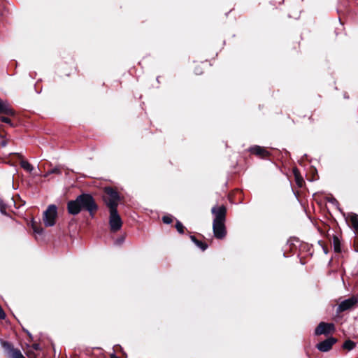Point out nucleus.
Here are the masks:
<instances>
[{
    "label": "nucleus",
    "instance_id": "1",
    "mask_svg": "<svg viewBox=\"0 0 358 358\" xmlns=\"http://www.w3.org/2000/svg\"><path fill=\"white\" fill-rule=\"evenodd\" d=\"M67 211L71 215H78L81 211L89 213L94 217L99 210V206L91 194L82 193L76 199L67 202Z\"/></svg>",
    "mask_w": 358,
    "mask_h": 358
},
{
    "label": "nucleus",
    "instance_id": "2",
    "mask_svg": "<svg viewBox=\"0 0 358 358\" xmlns=\"http://www.w3.org/2000/svg\"><path fill=\"white\" fill-rule=\"evenodd\" d=\"M103 201L109 211L117 210L120 196L117 190L112 187H106L103 189Z\"/></svg>",
    "mask_w": 358,
    "mask_h": 358
},
{
    "label": "nucleus",
    "instance_id": "3",
    "mask_svg": "<svg viewBox=\"0 0 358 358\" xmlns=\"http://www.w3.org/2000/svg\"><path fill=\"white\" fill-rule=\"evenodd\" d=\"M57 217V208L55 205H50L43 213V220L46 227H52L55 224Z\"/></svg>",
    "mask_w": 358,
    "mask_h": 358
},
{
    "label": "nucleus",
    "instance_id": "4",
    "mask_svg": "<svg viewBox=\"0 0 358 358\" xmlns=\"http://www.w3.org/2000/svg\"><path fill=\"white\" fill-rule=\"evenodd\" d=\"M0 343L8 358H25L21 351L15 348L12 343L2 339H0Z\"/></svg>",
    "mask_w": 358,
    "mask_h": 358
},
{
    "label": "nucleus",
    "instance_id": "5",
    "mask_svg": "<svg viewBox=\"0 0 358 358\" xmlns=\"http://www.w3.org/2000/svg\"><path fill=\"white\" fill-rule=\"evenodd\" d=\"M109 216V225L112 232H117L122 226V219L118 214L117 210H111Z\"/></svg>",
    "mask_w": 358,
    "mask_h": 358
},
{
    "label": "nucleus",
    "instance_id": "6",
    "mask_svg": "<svg viewBox=\"0 0 358 358\" xmlns=\"http://www.w3.org/2000/svg\"><path fill=\"white\" fill-rule=\"evenodd\" d=\"M227 207L224 205L215 206L211 208V213L214 215L213 222H226Z\"/></svg>",
    "mask_w": 358,
    "mask_h": 358
},
{
    "label": "nucleus",
    "instance_id": "7",
    "mask_svg": "<svg viewBox=\"0 0 358 358\" xmlns=\"http://www.w3.org/2000/svg\"><path fill=\"white\" fill-rule=\"evenodd\" d=\"M336 330L335 325L333 323L321 322L315 329L316 336H328L334 333Z\"/></svg>",
    "mask_w": 358,
    "mask_h": 358
},
{
    "label": "nucleus",
    "instance_id": "8",
    "mask_svg": "<svg viewBox=\"0 0 358 358\" xmlns=\"http://www.w3.org/2000/svg\"><path fill=\"white\" fill-rule=\"evenodd\" d=\"M358 300L355 296L343 301L338 306L336 312L341 313L346 310H350L354 308L357 304Z\"/></svg>",
    "mask_w": 358,
    "mask_h": 358
},
{
    "label": "nucleus",
    "instance_id": "9",
    "mask_svg": "<svg viewBox=\"0 0 358 358\" xmlns=\"http://www.w3.org/2000/svg\"><path fill=\"white\" fill-rule=\"evenodd\" d=\"M213 231L214 236L219 240L224 239L227 236L225 222H213Z\"/></svg>",
    "mask_w": 358,
    "mask_h": 358
},
{
    "label": "nucleus",
    "instance_id": "10",
    "mask_svg": "<svg viewBox=\"0 0 358 358\" xmlns=\"http://www.w3.org/2000/svg\"><path fill=\"white\" fill-rule=\"evenodd\" d=\"M248 151L252 155L263 159H266L271 155V152L266 148L257 145L250 147Z\"/></svg>",
    "mask_w": 358,
    "mask_h": 358
},
{
    "label": "nucleus",
    "instance_id": "11",
    "mask_svg": "<svg viewBox=\"0 0 358 358\" xmlns=\"http://www.w3.org/2000/svg\"><path fill=\"white\" fill-rule=\"evenodd\" d=\"M337 341H338L337 338H336L333 336H330V337L327 338V339H325L324 341L318 343L316 345V348L320 352H328L332 348L333 345L337 343Z\"/></svg>",
    "mask_w": 358,
    "mask_h": 358
},
{
    "label": "nucleus",
    "instance_id": "12",
    "mask_svg": "<svg viewBox=\"0 0 358 358\" xmlns=\"http://www.w3.org/2000/svg\"><path fill=\"white\" fill-rule=\"evenodd\" d=\"M0 114L15 116V111L0 99Z\"/></svg>",
    "mask_w": 358,
    "mask_h": 358
},
{
    "label": "nucleus",
    "instance_id": "13",
    "mask_svg": "<svg viewBox=\"0 0 358 358\" xmlns=\"http://www.w3.org/2000/svg\"><path fill=\"white\" fill-rule=\"evenodd\" d=\"M347 221L350 226L353 228L357 233H358V215L353 213H350L347 218Z\"/></svg>",
    "mask_w": 358,
    "mask_h": 358
},
{
    "label": "nucleus",
    "instance_id": "14",
    "mask_svg": "<svg viewBox=\"0 0 358 358\" xmlns=\"http://www.w3.org/2000/svg\"><path fill=\"white\" fill-rule=\"evenodd\" d=\"M12 155L16 156L17 158L20 159V166L22 169L28 172H31L34 169L33 166L26 160L23 159V156L19 153H13Z\"/></svg>",
    "mask_w": 358,
    "mask_h": 358
},
{
    "label": "nucleus",
    "instance_id": "15",
    "mask_svg": "<svg viewBox=\"0 0 358 358\" xmlns=\"http://www.w3.org/2000/svg\"><path fill=\"white\" fill-rule=\"evenodd\" d=\"M293 174L296 185L301 188L305 185V181L298 168L295 167L293 169Z\"/></svg>",
    "mask_w": 358,
    "mask_h": 358
},
{
    "label": "nucleus",
    "instance_id": "16",
    "mask_svg": "<svg viewBox=\"0 0 358 358\" xmlns=\"http://www.w3.org/2000/svg\"><path fill=\"white\" fill-rule=\"evenodd\" d=\"M333 246L334 250L336 253L341 252V243L338 237L336 235L333 236Z\"/></svg>",
    "mask_w": 358,
    "mask_h": 358
},
{
    "label": "nucleus",
    "instance_id": "17",
    "mask_svg": "<svg viewBox=\"0 0 358 358\" xmlns=\"http://www.w3.org/2000/svg\"><path fill=\"white\" fill-rule=\"evenodd\" d=\"M50 174H56V175H60L62 174V168L60 166H57L56 167L48 171L45 174H44V177L45 178H47L48 177Z\"/></svg>",
    "mask_w": 358,
    "mask_h": 358
},
{
    "label": "nucleus",
    "instance_id": "18",
    "mask_svg": "<svg viewBox=\"0 0 358 358\" xmlns=\"http://www.w3.org/2000/svg\"><path fill=\"white\" fill-rule=\"evenodd\" d=\"M31 228L33 231L38 234H41L43 231V229L41 226V224L37 223L34 220L31 221Z\"/></svg>",
    "mask_w": 358,
    "mask_h": 358
},
{
    "label": "nucleus",
    "instance_id": "19",
    "mask_svg": "<svg viewBox=\"0 0 358 358\" xmlns=\"http://www.w3.org/2000/svg\"><path fill=\"white\" fill-rule=\"evenodd\" d=\"M355 346H356V343L351 340H347L343 344V348L344 350H347L349 351L354 349L355 348Z\"/></svg>",
    "mask_w": 358,
    "mask_h": 358
},
{
    "label": "nucleus",
    "instance_id": "20",
    "mask_svg": "<svg viewBox=\"0 0 358 358\" xmlns=\"http://www.w3.org/2000/svg\"><path fill=\"white\" fill-rule=\"evenodd\" d=\"M175 227L176 230L178 231V233L180 234H183L185 233V231L187 230L185 227L179 220H176Z\"/></svg>",
    "mask_w": 358,
    "mask_h": 358
},
{
    "label": "nucleus",
    "instance_id": "21",
    "mask_svg": "<svg viewBox=\"0 0 358 358\" xmlns=\"http://www.w3.org/2000/svg\"><path fill=\"white\" fill-rule=\"evenodd\" d=\"M0 120L2 122L6 123L10 125L11 127H15L16 126V124H15L9 117H5V116H1Z\"/></svg>",
    "mask_w": 358,
    "mask_h": 358
},
{
    "label": "nucleus",
    "instance_id": "22",
    "mask_svg": "<svg viewBox=\"0 0 358 358\" xmlns=\"http://www.w3.org/2000/svg\"><path fill=\"white\" fill-rule=\"evenodd\" d=\"M194 244L198 248H199L202 251H205L208 247V245L206 243L202 242L201 241H199V240H198Z\"/></svg>",
    "mask_w": 358,
    "mask_h": 358
},
{
    "label": "nucleus",
    "instance_id": "23",
    "mask_svg": "<svg viewBox=\"0 0 358 358\" xmlns=\"http://www.w3.org/2000/svg\"><path fill=\"white\" fill-rule=\"evenodd\" d=\"M173 220V217L171 215H164L162 217V221L165 224H171L172 223Z\"/></svg>",
    "mask_w": 358,
    "mask_h": 358
},
{
    "label": "nucleus",
    "instance_id": "24",
    "mask_svg": "<svg viewBox=\"0 0 358 358\" xmlns=\"http://www.w3.org/2000/svg\"><path fill=\"white\" fill-rule=\"evenodd\" d=\"M6 208L7 206L1 200H0V212L3 215H8Z\"/></svg>",
    "mask_w": 358,
    "mask_h": 358
},
{
    "label": "nucleus",
    "instance_id": "25",
    "mask_svg": "<svg viewBox=\"0 0 358 358\" xmlns=\"http://www.w3.org/2000/svg\"><path fill=\"white\" fill-rule=\"evenodd\" d=\"M318 244L322 248L323 251L325 254L329 252L328 246L323 241H319Z\"/></svg>",
    "mask_w": 358,
    "mask_h": 358
},
{
    "label": "nucleus",
    "instance_id": "26",
    "mask_svg": "<svg viewBox=\"0 0 358 358\" xmlns=\"http://www.w3.org/2000/svg\"><path fill=\"white\" fill-rule=\"evenodd\" d=\"M124 239H125V236H121L118 237L115 241V244L117 245H121L123 243V242L124 241Z\"/></svg>",
    "mask_w": 358,
    "mask_h": 358
},
{
    "label": "nucleus",
    "instance_id": "27",
    "mask_svg": "<svg viewBox=\"0 0 358 358\" xmlns=\"http://www.w3.org/2000/svg\"><path fill=\"white\" fill-rule=\"evenodd\" d=\"M7 132L6 131L3 125L0 126V138H6Z\"/></svg>",
    "mask_w": 358,
    "mask_h": 358
},
{
    "label": "nucleus",
    "instance_id": "28",
    "mask_svg": "<svg viewBox=\"0 0 358 358\" xmlns=\"http://www.w3.org/2000/svg\"><path fill=\"white\" fill-rule=\"evenodd\" d=\"M26 355L29 358H36V355L32 350H27Z\"/></svg>",
    "mask_w": 358,
    "mask_h": 358
},
{
    "label": "nucleus",
    "instance_id": "29",
    "mask_svg": "<svg viewBox=\"0 0 358 358\" xmlns=\"http://www.w3.org/2000/svg\"><path fill=\"white\" fill-rule=\"evenodd\" d=\"M8 139H7L6 138H1L0 145L1 147H5L8 144Z\"/></svg>",
    "mask_w": 358,
    "mask_h": 358
},
{
    "label": "nucleus",
    "instance_id": "30",
    "mask_svg": "<svg viewBox=\"0 0 358 358\" xmlns=\"http://www.w3.org/2000/svg\"><path fill=\"white\" fill-rule=\"evenodd\" d=\"M31 348L34 350H41L40 344L39 343H34V344H32Z\"/></svg>",
    "mask_w": 358,
    "mask_h": 358
},
{
    "label": "nucleus",
    "instance_id": "31",
    "mask_svg": "<svg viewBox=\"0 0 358 358\" xmlns=\"http://www.w3.org/2000/svg\"><path fill=\"white\" fill-rule=\"evenodd\" d=\"M24 331H25L26 334H27V336L29 337V341H30V342L32 341H33V336H32L31 334L29 331H28L27 330H25V329H24Z\"/></svg>",
    "mask_w": 358,
    "mask_h": 358
},
{
    "label": "nucleus",
    "instance_id": "32",
    "mask_svg": "<svg viewBox=\"0 0 358 358\" xmlns=\"http://www.w3.org/2000/svg\"><path fill=\"white\" fill-rule=\"evenodd\" d=\"M189 238H190L191 241H192L194 243H195L198 241V239L196 238V237L195 236H194V235H190Z\"/></svg>",
    "mask_w": 358,
    "mask_h": 358
},
{
    "label": "nucleus",
    "instance_id": "33",
    "mask_svg": "<svg viewBox=\"0 0 358 358\" xmlns=\"http://www.w3.org/2000/svg\"><path fill=\"white\" fill-rule=\"evenodd\" d=\"M289 17H293L294 19H297L299 17L298 12H296L293 16L291 15L289 13L288 14Z\"/></svg>",
    "mask_w": 358,
    "mask_h": 358
},
{
    "label": "nucleus",
    "instance_id": "34",
    "mask_svg": "<svg viewBox=\"0 0 358 358\" xmlns=\"http://www.w3.org/2000/svg\"><path fill=\"white\" fill-rule=\"evenodd\" d=\"M120 349H121V351H122V355L121 358H127V355L124 351H122V349L121 347H120Z\"/></svg>",
    "mask_w": 358,
    "mask_h": 358
},
{
    "label": "nucleus",
    "instance_id": "35",
    "mask_svg": "<svg viewBox=\"0 0 358 358\" xmlns=\"http://www.w3.org/2000/svg\"><path fill=\"white\" fill-rule=\"evenodd\" d=\"M110 358H120L117 356H116L115 354H111Z\"/></svg>",
    "mask_w": 358,
    "mask_h": 358
},
{
    "label": "nucleus",
    "instance_id": "36",
    "mask_svg": "<svg viewBox=\"0 0 358 358\" xmlns=\"http://www.w3.org/2000/svg\"><path fill=\"white\" fill-rule=\"evenodd\" d=\"M199 236L203 238V236L202 234H199Z\"/></svg>",
    "mask_w": 358,
    "mask_h": 358
}]
</instances>
